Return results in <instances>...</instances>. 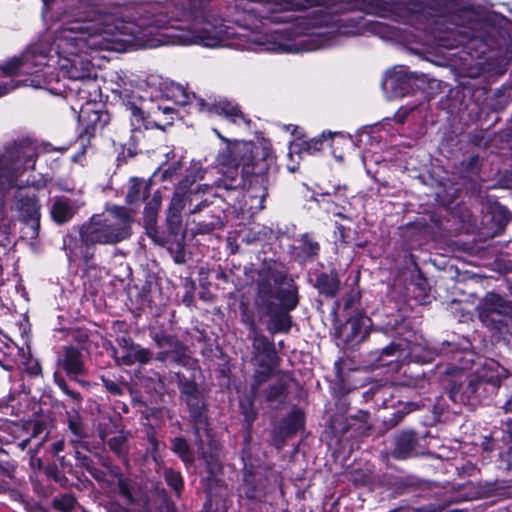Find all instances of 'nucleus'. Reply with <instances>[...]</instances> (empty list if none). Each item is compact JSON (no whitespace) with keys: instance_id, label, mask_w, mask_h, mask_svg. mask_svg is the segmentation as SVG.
Returning a JSON list of instances; mask_svg holds the SVG:
<instances>
[{"instance_id":"48","label":"nucleus","mask_w":512,"mask_h":512,"mask_svg":"<svg viewBox=\"0 0 512 512\" xmlns=\"http://www.w3.org/2000/svg\"><path fill=\"white\" fill-rule=\"evenodd\" d=\"M293 417H295V419H296V421H297V424H298L299 426H301V425H302V417H301L300 413H294V414H293Z\"/></svg>"},{"instance_id":"50","label":"nucleus","mask_w":512,"mask_h":512,"mask_svg":"<svg viewBox=\"0 0 512 512\" xmlns=\"http://www.w3.org/2000/svg\"><path fill=\"white\" fill-rule=\"evenodd\" d=\"M441 509H442L441 507L436 508V507L430 506L427 508V512H439Z\"/></svg>"},{"instance_id":"1","label":"nucleus","mask_w":512,"mask_h":512,"mask_svg":"<svg viewBox=\"0 0 512 512\" xmlns=\"http://www.w3.org/2000/svg\"><path fill=\"white\" fill-rule=\"evenodd\" d=\"M90 3L68 1L63 3L65 11H50L48 18H59L61 25L0 68V97L17 87L13 75L26 76L21 80L25 86L50 90L56 68L66 77H85L91 62L89 51L118 50L120 46L153 48L160 44L153 36L166 20L156 13L155 6H141L135 16L120 20L113 14L87 9Z\"/></svg>"},{"instance_id":"11","label":"nucleus","mask_w":512,"mask_h":512,"mask_svg":"<svg viewBox=\"0 0 512 512\" xmlns=\"http://www.w3.org/2000/svg\"><path fill=\"white\" fill-rule=\"evenodd\" d=\"M334 136L341 138L344 137L342 133H332L328 131L323 132L320 136L311 138L309 140H293L289 146V156L292 158L294 154H297L299 158H302L304 155H313L321 151L324 141L330 140Z\"/></svg>"},{"instance_id":"37","label":"nucleus","mask_w":512,"mask_h":512,"mask_svg":"<svg viewBox=\"0 0 512 512\" xmlns=\"http://www.w3.org/2000/svg\"><path fill=\"white\" fill-rule=\"evenodd\" d=\"M104 383H105V387L107 388V390L110 391L111 393H113V394L121 393V388L117 383H115L113 381H104Z\"/></svg>"},{"instance_id":"28","label":"nucleus","mask_w":512,"mask_h":512,"mask_svg":"<svg viewBox=\"0 0 512 512\" xmlns=\"http://www.w3.org/2000/svg\"><path fill=\"white\" fill-rule=\"evenodd\" d=\"M253 146V167L256 165V162L259 158H261L264 162L273 161L274 156L269 142L261 141L258 144L253 143Z\"/></svg>"},{"instance_id":"15","label":"nucleus","mask_w":512,"mask_h":512,"mask_svg":"<svg viewBox=\"0 0 512 512\" xmlns=\"http://www.w3.org/2000/svg\"><path fill=\"white\" fill-rule=\"evenodd\" d=\"M153 340L156 342L158 348L162 349L157 357L158 360L164 362L172 358L173 361H178L176 353L179 351L180 344L177 339L171 335L160 332L153 335Z\"/></svg>"},{"instance_id":"8","label":"nucleus","mask_w":512,"mask_h":512,"mask_svg":"<svg viewBox=\"0 0 512 512\" xmlns=\"http://www.w3.org/2000/svg\"><path fill=\"white\" fill-rule=\"evenodd\" d=\"M252 341V361L262 370L257 371L256 378L262 382L274 368L276 352L273 342L269 341L260 330L250 333Z\"/></svg>"},{"instance_id":"9","label":"nucleus","mask_w":512,"mask_h":512,"mask_svg":"<svg viewBox=\"0 0 512 512\" xmlns=\"http://www.w3.org/2000/svg\"><path fill=\"white\" fill-rule=\"evenodd\" d=\"M261 281L266 282L267 285L270 283L273 299H278L285 310H292L297 306L298 297L292 279L268 271L260 275L258 284Z\"/></svg>"},{"instance_id":"38","label":"nucleus","mask_w":512,"mask_h":512,"mask_svg":"<svg viewBox=\"0 0 512 512\" xmlns=\"http://www.w3.org/2000/svg\"><path fill=\"white\" fill-rule=\"evenodd\" d=\"M195 433H196V436H197L198 450L201 453V455L203 456V458L206 459L207 458V452H206V450L204 448L203 440L201 439V436L199 435V429L198 428H196Z\"/></svg>"},{"instance_id":"23","label":"nucleus","mask_w":512,"mask_h":512,"mask_svg":"<svg viewBox=\"0 0 512 512\" xmlns=\"http://www.w3.org/2000/svg\"><path fill=\"white\" fill-rule=\"evenodd\" d=\"M368 321V318L361 315L350 318L344 326V331L347 332L346 340L354 341L357 338L363 339L366 335Z\"/></svg>"},{"instance_id":"29","label":"nucleus","mask_w":512,"mask_h":512,"mask_svg":"<svg viewBox=\"0 0 512 512\" xmlns=\"http://www.w3.org/2000/svg\"><path fill=\"white\" fill-rule=\"evenodd\" d=\"M181 394L189 406L198 405V389L194 382L186 381L182 383Z\"/></svg>"},{"instance_id":"26","label":"nucleus","mask_w":512,"mask_h":512,"mask_svg":"<svg viewBox=\"0 0 512 512\" xmlns=\"http://www.w3.org/2000/svg\"><path fill=\"white\" fill-rule=\"evenodd\" d=\"M64 368L70 374H79L82 371V361L80 352L73 347L65 349Z\"/></svg>"},{"instance_id":"12","label":"nucleus","mask_w":512,"mask_h":512,"mask_svg":"<svg viewBox=\"0 0 512 512\" xmlns=\"http://www.w3.org/2000/svg\"><path fill=\"white\" fill-rule=\"evenodd\" d=\"M91 64L89 65L88 73L83 78H72L67 77L71 80V84L68 89L71 95L75 96L80 101L85 103V106H90L89 103L94 101L97 96V83L95 79L90 77Z\"/></svg>"},{"instance_id":"24","label":"nucleus","mask_w":512,"mask_h":512,"mask_svg":"<svg viewBox=\"0 0 512 512\" xmlns=\"http://www.w3.org/2000/svg\"><path fill=\"white\" fill-rule=\"evenodd\" d=\"M119 348L114 350V357L119 364L132 365L135 363V344L126 338L118 341Z\"/></svg>"},{"instance_id":"16","label":"nucleus","mask_w":512,"mask_h":512,"mask_svg":"<svg viewBox=\"0 0 512 512\" xmlns=\"http://www.w3.org/2000/svg\"><path fill=\"white\" fill-rule=\"evenodd\" d=\"M161 195L155 192L144 208V226L149 237L154 236L157 214L161 206Z\"/></svg>"},{"instance_id":"13","label":"nucleus","mask_w":512,"mask_h":512,"mask_svg":"<svg viewBox=\"0 0 512 512\" xmlns=\"http://www.w3.org/2000/svg\"><path fill=\"white\" fill-rule=\"evenodd\" d=\"M464 374L458 376V381H455L450 388L449 396L455 403H468L477 391L480 381L475 378H470L468 381L463 382Z\"/></svg>"},{"instance_id":"44","label":"nucleus","mask_w":512,"mask_h":512,"mask_svg":"<svg viewBox=\"0 0 512 512\" xmlns=\"http://www.w3.org/2000/svg\"><path fill=\"white\" fill-rule=\"evenodd\" d=\"M176 173V168H173V169H167L164 171L163 173V178H167V177H171L172 174Z\"/></svg>"},{"instance_id":"46","label":"nucleus","mask_w":512,"mask_h":512,"mask_svg":"<svg viewBox=\"0 0 512 512\" xmlns=\"http://www.w3.org/2000/svg\"><path fill=\"white\" fill-rule=\"evenodd\" d=\"M154 236L153 237H150L154 242L156 243H159L161 244L162 243V240L160 239V237L158 236V231L157 229L155 228V232L153 233Z\"/></svg>"},{"instance_id":"49","label":"nucleus","mask_w":512,"mask_h":512,"mask_svg":"<svg viewBox=\"0 0 512 512\" xmlns=\"http://www.w3.org/2000/svg\"><path fill=\"white\" fill-rule=\"evenodd\" d=\"M29 441H30V439H25V440L21 441L19 444L20 448L22 450H24L28 446Z\"/></svg>"},{"instance_id":"58","label":"nucleus","mask_w":512,"mask_h":512,"mask_svg":"<svg viewBox=\"0 0 512 512\" xmlns=\"http://www.w3.org/2000/svg\"><path fill=\"white\" fill-rule=\"evenodd\" d=\"M2 470H3V467H2V466H0V471H2Z\"/></svg>"},{"instance_id":"41","label":"nucleus","mask_w":512,"mask_h":512,"mask_svg":"<svg viewBox=\"0 0 512 512\" xmlns=\"http://www.w3.org/2000/svg\"><path fill=\"white\" fill-rule=\"evenodd\" d=\"M399 345L391 344L383 349V354L385 355H393L397 352Z\"/></svg>"},{"instance_id":"39","label":"nucleus","mask_w":512,"mask_h":512,"mask_svg":"<svg viewBox=\"0 0 512 512\" xmlns=\"http://www.w3.org/2000/svg\"><path fill=\"white\" fill-rule=\"evenodd\" d=\"M160 112L164 115H172L175 113V110L170 106H159L157 111L153 113L154 117L156 118V114Z\"/></svg>"},{"instance_id":"30","label":"nucleus","mask_w":512,"mask_h":512,"mask_svg":"<svg viewBox=\"0 0 512 512\" xmlns=\"http://www.w3.org/2000/svg\"><path fill=\"white\" fill-rule=\"evenodd\" d=\"M173 451L178 454L185 463L192 462L189 447L183 438H175L172 443Z\"/></svg>"},{"instance_id":"53","label":"nucleus","mask_w":512,"mask_h":512,"mask_svg":"<svg viewBox=\"0 0 512 512\" xmlns=\"http://www.w3.org/2000/svg\"><path fill=\"white\" fill-rule=\"evenodd\" d=\"M40 372V367L38 365H36L34 368H33V373L34 374H38Z\"/></svg>"},{"instance_id":"55","label":"nucleus","mask_w":512,"mask_h":512,"mask_svg":"<svg viewBox=\"0 0 512 512\" xmlns=\"http://www.w3.org/2000/svg\"><path fill=\"white\" fill-rule=\"evenodd\" d=\"M402 417H403V414L399 415V416L397 417V419H396V422H398L400 419H402Z\"/></svg>"},{"instance_id":"54","label":"nucleus","mask_w":512,"mask_h":512,"mask_svg":"<svg viewBox=\"0 0 512 512\" xmlns=\"http://www.w3.org/2000/svg\"><path fill=\"white\" fill-rule=\"evenodd\" d=\"M264 198H265V194L263 193L260 196V208H262V202H263Z\"/></svg>"},{"instance_id":"4","label":"nucleus","mask_w":512,"mask_h":512,"mask_svg":"<svg viewBox=\"0 0 512 512\" xmlns=\"http://www.w3.org/2000/svg\"><path fill=\"white\" fill-rule=\"evenodd\" d=\"M166 96L175 104L180 106L189 104L193 98L196 101V106L201 112L223 115L230 122L237 125H250V120L244 116L239 107L227 99L220 98L218 100H214L213 102H207L204 99L196 98L195 95L190 96V94L187 93L185 89L180 85H172L169 87Z\"/></svg>"},{"instance_id":"6","label":"nucleus","mask_w":512,"mask_h":512,"mask_svg":"<svg viewBox=\"0 0 512 512\" xmlns=\"http://www.w3.org/2000/svg\"><path fill=\"white\" fill-rule=\"evenodd\" d=\"M214 132L222 141L227 143V146L217 156V163L221 167L222 172L225 174L233 173L240 166H243V170L246 173H254V170L250 169V167L253 168V143L247 141L231 142L216 129H214Z\"/></svg>"},{"instance_id":"10","label":"nucleus","mask_w":512,"mask_h":512,"mask_svg":"<svg viewBox=\"0 0 512 512\" xmlns=\"http://www.w3.org/2000/svg\"><path fill=\"white\" fill-rule=\"evenodd\" d=\"M79 124L82 127L80 138L90 139L98 131H101L110 121V116L106 111H98L90 106H81L79 113Z\"/></svg>"},{"instance_id":"3","label":"nucleus","mask_w":512,"mask_h":512,"mask_svg":"<svg viewBox=\"0 0 512 512\" xmlns=\"http://www.w3.org/2000/svg\"><path fill=\"white\" fill-rule=\"evenodd\" d=\"M107 215H94L83 224L80 237L84 244L114 245L131 235L134 211L123 206H106Z\"/></svg>"},{"instance_id":"51","label":"nucleus","mask_w":512,"mask_h":512,"mask_svg":"<svg viewBox=\"0 0 512 512\" xmlns=\"http://www.w3.org/2000/svg\"><path fill=\"white\" fill-rule=\"evenodd\" d=\"M310 248H311V252L315 253L318 250V244L317 243H313V244L310 245Z\"/></svg>"},{"instance_id":"56","label":"nucleus","mask_w":512,"mask_h":512,"mask_svg":"<svg viewBox=\"0 0 512 512\" xmlns=\"http://www.w3.org/2000/svg\"><path fill=\"white\" fill-rule=\"evenodd\" d=\"M173 117H170V120H172ZM165 124H171V121H167Z\"/></svg>"},{"instance_id":"32","label":"nucleus","mask_w":512,"mask_h":512,"mask_svg":"<svg viewBox=\"0 0 512 512\" xmlns=\"http://www.w3.org/2000/svg\"><path fill=\"white\" fill-rule=\"evenodd\" d=\"M241 309V320L242 322L249 327L250 333L258 331L259 329L256 327L253 316L248 312V308L244 303L240 304Z\"/></svg>"},{"instance_id":"43","label":"nucleus","mask_w":512,"mask_h":512,"mask_svg":"<svg viewBox=\"0 0 512 512\" xmlns=\"http://www.w3.org/2000/svg\"><path fill=\"white\" fill-rule=\"evenodd\" d=\"M415 409V405L413 403H405L403 404V413H409Z\"/></svg>"},{"instance_id":"47","label":"nucleus","mask_w":512,"mask_h":512,"mask_svg":"<svg viewBox=\"0 0 512 512\" xmlns=\"http://www.w3.org/2000/svg\"><path fill=\"white\" fill-rule=\"evenodd\" d=\"M504 409L512 412V397L506 401Z\"/></svg>"},{"instance_id":"14","label":"nucleus","mask_w":512,"mask_h":512,"mask_svg":"<svg viewBox=\"0 0 512 512\" xmlns=\"http://www.w3.org/2000/svg\"><path fill=\"white\" fill-rule=\"evenodd\" d=\"M185 198V193L180 190H176L171 198V202L167 210L166 222L168 229L172 234H177L181 228V212L185 206Z\"/></svg>"},{"instance_id":"52","label":"nucleus","mask_w":512,"mask_h":512,"mask_svg":"<svg viewBox=\"0 0 512 512\" xmlns=\"http://www.w3.org/2000/svg\"><path fill=\"white\" fill-rule=\"evenodd\" d=\"M209 446L211 447V450L216 449V443L213 440H209Z\"/></svg>"},{"instance_id":"20","label":"nucleus","mask_w":512,"mask_h":512,"mask_svg":"<svg viewBox=\"0 0 512 512\" xmlns=\"http://www.w3.org/2000/svg\"><path fill=\"white\" fill-rule=\"evenodd\" d=\"M19 211L25 222L31 223L32 226L39 225L40 205L34 197L20 199Z\"/></svg>"},{"instance_id":"57","label":"nucleus","mask_w":512,"mask_h":512,"mask_svg":"<svg viewBox=\"0 0 512 512\" xmlns=\"http://www.w3.org/2000/svg\"><path fill=\"white\" fill-rule=\"evenodd\" d=\"M209 457H210L211 459H213V457H214V456H213V452H212V451H211V453H210Z\"/></svg>"},{"instance_id":"27","label":"nucleus","mask_w":512,"mask_h":512,"mask_svg":"<svg viewBox=\"0 0 512 512\" xmlns=\"http://www.w3.org/2000/svg\"><path fill=\"white\" fill-rule=\"evenodd\" d=\"M147 189L148 186L144 180L138 178L130 179L129 188L126 194V202L131 205L138 203L141 196L145 194Z\"/></svg>"},{"instance_id":"35","label":"nucleus","mask_w":512,"mask_h":512,"mask_svg":"<svg viewBox=\"0 0 512 512\" xmlns=\"http://www.w3.org/2000/svg\"><path fill=\"white\" fill-rule=\"evenodd\" d=\"M57 507L65 510H69L74 505V498L71 496H64L61 500L56 501Z\"/></svg>"},{"instance_id":"33","label":"nucleus","mask_w":512,"mask_h":512,"mask_svg":"<svg viewBox=\"0 0 512 512\" xmlns=\"http://www.w3.org/2000/svg\"><path fill=\"white\" fill-rule=\"evenodd\" d=\"M135 363H147L151 359V352L148 349L141 348L139 345H135Z\"/></svg>"},{"instance_id":"22","label":"nucleus","mask_w":512,"mask_h":512,"mask_svg":"<svg viewBox=\"0 0 512 512\" xmlns=\"http://www.w3.org/2000/svg\"><path fill=\"white\" fill-rule=\"evenodd\" d=\"M484 311L488 313L508 314L512 311L510 302L495 293H488L482 301Z\"/></svg>"},{"instance_id":"18","label":"nucleus","mask_w":512,"mask_h":512,"mask_svg":"<svg viewBox=\"0 0 512 512\" xmlns=\"http://www.w3.org/2000/svg\"><path fill=\"white\" fill-rule=\"evenodd\" d=\"M416 438L412 432H404L396 437L394 457L406 459L415 454Z\"/></svg>"},{"instance_id":"31","label":"nucleus","mask_w":512,"mask_h":512,"mask_svg":"<svg viewBox=\"0 0 512 512\" xmlns=\"http://www.w3.org/2000/svg\"><path fill=\"white\" fill-rule=\"evenodd\" d=\"M165 479L169 486H171L175 491L179 492L182 489L183 482L180 474L173 470L165 471Z\"/></svg>"},{"instance_id":"42","label":"nucleus","mask_w":512,"mask_h":512,"mask_svg":"<svg viewBox=\"0 0 512 512\" xmlns=\"http://www.w3.org/2000/svg\"><path fill=\"white\" fill-rule=\"evenodd\" d=\"M43 425L40 422H36L33 426V434L32 437H36L38 434L42 432Z\"/></svg>"},{"instance_id":"40","label":"nucleus","mask_w":512,"mask_h":512,"mask_svg":"<svg viewBox=\"0 0 512 512\" xmlns=\"http://www.w3.org/2000/svg\"><path fill=\"white\" fill-rule=\"evenodd\" d=\"M64 449V441L58 440L52 446V451L54 455H58Z\"/></svg>"},{"instance_id":"25","label":"nucleus","mask_w":512,"mask_h":512,"mask_svg":"<svg viewBox=\"0 0 512 512\" xmlns=\"http://www.w3.org/2000/svg\"><path fill=\"white\" fill-rule=\"evenodd\" d=\"M405 75L402 70L388 71L382 81V88L384 91L392 90L394 96L403 95V88L401 87Z\"/></svg>"},{"instance_id":"21","label":"nucleus","mask_w":512,"mask_h":512,"mask_svg":"<svg viewBox=\"0 0 512 512\" xmlns=\"http://www.w3.org/2000/svg\"><path fill=\"white\" fill-rule=\"evenodd\" d=\"M316 287L321 294L328 297H333L339 290L340 280L337 273L331 271L330 273H323L317 277Z\"/></svg>"},{"instance_id":"5","label":"nucleus","mask_w":512,"mask_h":512,"mask_svg":"<svg viewBox=\"0 0 512 512\" xmlns=\"http://www.w3.org/2000/svg\"><path fill=\"white\" fill-rule=\"evenodd\" d=\"M38 147L30 142L7 148L0 155V185H12L28 169H34Z\"/></svg>"},{"instance_id":"2","label":"nucleus","mask_w":512,"mask_h":512,"mask_svg":"<svg viewBox=\"0 0 512 512\" xmlns=\"http://www.w3.org/2000/svg\"><path fill=\"white\" fill-rule=\"evenodd\" d=\"M182 45L198 44L209 48L231 47L249 51L290 52L292 49L278 40L279 36L261 34L240 27L238 31L225 25H213L207 21H196L189 30H180L175 35Z\"/></svg>"},{"instance_id":"45","label":"nucleus","mask_w":512,"mask_h":512,"mask_svg":"<svg viewBox=\"0 0 512 512\" xmlns=\"http://www.w3.org/2000/svg\"><path fill=\"white\" fill-rule=\"evenodd\" d=\"M203 174H204V171H203L201 168L197 169V171H196V176H195V178L193 179V182H194L196 179H203V177H204V175H203Z\"/></svg>"},{"instance_id":"7","label":"nucleus","mask_w":512,"mask_h":512,"mask_svg":"<svg viewBox=\"0 0 512 512\" xmlns=\"http://www.w3.org/2000/svg\"><path fill=\"white\" fill-rule=\"evenodd\" d=\"M255 304L263 314L271 316L269 330L273 333L288 331L291 326L290 316L285 311H274L273 295L270 283L258 284Z\"/></svg>"},{"instance_id":"17","label":"nucleus","mask_w":512,"mask_h":512,"mask_svg":"<svg viewBox=\"0 0 512 512\" xmlns=\"http://www.w3.org/2000/svg\"><path fill=\"white\" fill-rule=\"evenodd\" d=\"M75 207L70 199L64 197L55 198L51 207L52 219L59 223H65L69 221L75 214Z\"/></svg>"},{"instance_id":"36","label":"nucleus","mask_w":512,"mask_h":512,"mask_svg":"<svg viewBox=\"0 0 512 512\" xmlns=\"http://www.w3.org/2000/svg\"><path fill=\"white\" fill-rule=\"evenodd\" d=\"M69 428L72 431V433L75 434L77 437H82V435H83L82 427L78 422H76L72 419L69 420Z\"/></svg>"},{"instance_id":"19","label":"nucleus","mask_w":512,"mask_h":512,"mask_svg":"<svg viewBox=\"0 0 512 512\" xmlns=\"http://www.w3.org/2000/svg\"><path fill=\"white\" fill-rule=\"evenodd\" d=\"M126 110L129 112L130 124L134 131L160 127V124H158L156 120H149L146 118L142 109H140L136 104L128 102L126 104Z\"/></svg>"},{"instance_id":"34","label":"nucleus","mask_w":512,"mask_h":512,"mask_svg":"<svg viewBox=\"0 0 512 512\" xmlns=\"http://www.w3.org/2000/svg\"><path fill=\"white\" fill-rule=\"evenodd\" d=\"M109 446L117 454H122L125 449V439L123 436H115L109 440Z\"/></svg>"}]
</instances>
